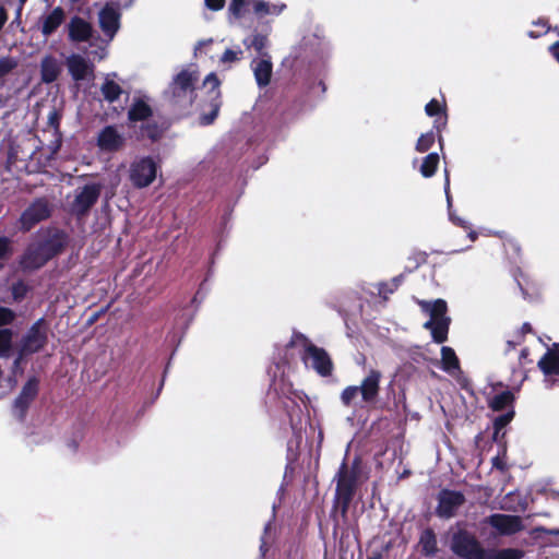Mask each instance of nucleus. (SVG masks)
<instances>
[{
	"label": "nucleus",
	"mask_w": 559,
	"mask_h": 559,
	"mask_svg": "<svg viewBox=\"0 0 559 559\" xmlns=\"http://www.w3.org/2000/svg\"><path fill=\"white\" fill-rule=\"evenodd\" d=\"M12 294L14 299H21L26 294V286L23 283H19L13 286Z\"/></svg>",
	"instance_id": "nucleus-46"
},
{
	"label": "nucleus",
	"mask_w": 559,
	"mask_h": 559,
	"mask_svg": "<svg viewBox=\"0 0 559 559\" xmlns=\"http://www.w3.org/2000/svg\"><path fill=\"white\" fill-rule=\"evenodd\" d=\"M464 496L454 490H442L438 496L437 514L443 519L454 516L455 512L464 503Z\"/></svg>",
	"instance_id": "nucleus-12"
},
{
	"label": "nucleus",
	"mask_w": 559,
	"mask_h": 559,
	"mask_svg": "<svg viewBox=\"0 0 559 559\" xmlns=\"http://www.w3.org/2000/svg\"><path fill=\"white\" fill-rule=\"evenodd\" d=\"M57 252L50 242L32 245L24 253L21 265L26 270H35L43 266Z\"/></svg>",
	"instance_id": "nucleus-9"
},
{
	"label": "nucleus",
	"mask_w": 559,
	"mask_h": 559,
	"mask_svg": "<svg viewBox=\"0 0 559 559\" xmlns=\"http://www.w3.org/2000/svg\"><path fill=\"white\" fill-rule=\"evenodd\" d=\"M449 188H450V180H449L448 173H445L444 191H445V194H447L448 205L450 207L451 206V198H450V193H449Z\"/></svg>",
	"instance_id": "nucleus-50"
},
{
	"label": "nucleus",
	"mask_w": 559,
	"mask_h": 559,
	"mask_svg": "<svg viewBox=\"0 0 559 559\" xmlns=\"http://www.w3.org/2000/svg\"><path fill=\"white\" fill-rule=\"evenodd\" d=\"M530 329L531 328L527 323L523 324L521 332L515 333L512 338L507 341V350L515 348V346L521 343L523 333L530 331Z\"/></svg>",
	"instance_id": "nucleus-41"
},
{
	"label": "nucleus",
	"mask_w": 559,
	"mask_h": 559,
	"mask_svg": "<svg viewBox=\"0 0 559 559\" xmlns=\"http://www.w3.org/2000/svg\"><path fill=\"white\" fill-rule=\"evenodd\" d=\"M535 26H539L542 29L539 32H535V31H528L527 32V35L531 37V38H537L544 34H546L548 31H549V26L547 25V22L545 20H537L536 22L533 23Z\"/></svg>",
	"instance_id": "nucleus-42"
},
{
	"label": "nucleus",
	"mask_w": 559,
	"mask_h": 559,
	"mask_svg": "<svg viewBox=\"0 0 559 559\" xmlns=\"http://www.w3.org/2000/svg\"><path fill=\"white\" fill-rule=\"evenodd\" d=\"M219 80L215 73L205 76L203 88L207 90L206 100L200 106V123L203 126L211 124L218 115L221 108Z\"/></svg>",
	"instance_id": "nucleus-6"
},
{
	"label": "nucleus",
	"mask_w": 559,
	"mask_h": 559,
	"mask_svg": "<svg viewBox=\"0 0 559 559\" xmlns=\"http://www.w3.org/2000/svg\"><path fill=\"white\" fill-rule=\"evenodd\" d=\"M152 115L150 105L142 98H138L131 105L128 117L130 121H142Z\"/></svg>",
	"instance_id": "nucleus-29"
},
{
	"label": "nucleus",
	"mask_w": 559,
	"mask_h": 559,
	"mask_svg": "<svg viewBox=\"0 0 559 559\" xmlns=\"http://www.w3.org/2000/svg\"><path fill=\"white\" fill-rule=\"evenodd\" d=\"M61 71V67L59 61L51 57L47 56L41 60L40 63V74L41 81L44 83H51L57 80Z\"/></svg>",
	"instance_id": "nucleus-25"
},
{
	"label": "nucleus",
	"mask_w": 559,
	"mask_h": 559,
	"mask_svg": "<svg viewBox=\"0 0 559 559\" xmlns=\"http://www.w3.org/2000/svg\"><path fill=\"white\" fill-rule=\"evenodd\" d=\"M449 215H450V219L454 224H456V225H459V226H461L463 228H468V225H467V223L464 219H462L460 217H456L452 212H450Z\"/></svg>",
	"instance_id": "nucleus-48"
},
{
	"label": "nucleus",
	"mask_w": 559,
	"mask_h": 559,
	"mask_svg": "<svg viewBox=\"0 0 559 559\" xmlns=\"http://www.w3.org/2000/svg\"><path fill=\"white\" fill-rule=\"evenodd\" d=\"M20 365V358L15 359L14 361V369H17Z\"/></svg>",
	"instance_id": "nucleus-58"
},
{
	"label": "nucleus",
	"mask_w": 559,
	"mask_h": 559,
	"mask_svg": "<svg viewBox=\"0 0 559 559\" xmlns=\"http://www.w3.org/2000/svg\"><path fill=\"white\" fill-rule=\"evenodd\" d=\"M468 238L472 240V241H475L476 238H477V234L475 231H469L468 234Z\"/></svg>",
	"instance_id": "nucleus-54"
},
{
	"label": "nucleus",
	"mask_w": 559,
	"mask_h": 559,
	"mask_svg": "<svg viewBox=\"0 0 559 559\" xmlns=\"http://www.w3.org/2000/svg\"><path fill=\"white\" fill-rule=\"evenodd\" d=\"M423 312L430 319L424 324V328L431 331L432 337L437 343H443L448 337L450 318L447 316V302L443 299L433 301L417 300Z\"/></svg>",
	"instance_id": "nucleus-4"
},
{
	"label": "nucleus",
	"mask_w": 559,
	"mask_h": 559,
	"mask_svg": "<svg viewBox=\"0 0 559 559\" xmlns=\"http://www.w3.org/2000/svg\"><path fill=\"white\" fill-rule=\"evenodd\" d=\"M26 1H27V0H20L21 5H20V8H19V13L21 12L22 7L24 5V3H25Z\"/></svg>",
	"instance_id": "nucleus-57"
},
{
	"label": "nucleus",
	"mask_w": 559,
	"mask_h": 559,
	"mask_svg": "<svg viewBox=\"0 0 559 559\" xmlns=\"http://www.w3.org/2000/svg\"><path fill=\"white\" fill-rule=\"evenodd\" d=\"M37 394V381L31 379L24 386L21 394L14 402V414L22 418L29 403Z\"/></svg>",
	"instance_id": "nucleus-21"
},
{
	"label": "nucleus",
	"mask_w": 559,
	"mask_h": 559,
	"mask_svg": "<svg viewBox=\"0 0 559 559\" xmlns=\"http://www.w3.org/2000/svg\"><path fill=\"white\" fill-rule=\"evenodd\" d=\"M381 379V371L369 369L359 385H348L342 391V404L352 408L354 413L374 404L379 395Z\"/></svg>",
	"instance_id": "nucleus-1"
},
{
	"label": "nucleus",
	"mask_w": 559,
	"mask_h": 559,
	"mask_svg": "<svg viewBox=\"0 0 559 559\" xmlns=\"http://www.w3.org/2000/svg\"><path fill=\"white\" fill-rule=\"evenodd\" d=\"M403 276H396L392 278L389 283L379 284V294L386 298L388 294H392L401 284Z\"/></svg>",
	"instance_id": "nucleus-36"
},
{
	"label": "nucleus",
	"mask_w": 559,
	"mask_h": 559,
	"mask_svg": "<svg viewBox=\"0 0 559 559\" xmlns=\"http://www.w3.org/2000/svg\"><path fill=\"white\" fill-rule=\"evenodd\" d=\"M438 164V153H430L423 159V163L419 167V171L425 178H429L435 175Z\"/></svg>",
	"instance_id": "nucleus-30"
},
{
	"label": "nucleus",
	"mask_w": 559,
	"mask_h": 559,
	"mask_svg": "<svg viewBox=\"0 0 559 559\" xmlns=\"http://www.w3.org/2000/svg\"><path fill=\"white\" fill-rule=\"evenodd\" d=\"M302 46L306 51H309L313 57L325 58L330 53L329 41L318 34L305 36L302 39Z\"/></svg>",
	"instance_id": "nucleus-22"
},
{
	"label": "nucleus",
	"mask_w": 559,
	"mask_h": 559,
	"mask_svg": "<svg viewBox=\"0 0 559 559\" xmlns=\"http://www.w3.org/2000/svg\"><path fill=\"white\" fill-rule=\"evenodd\" d=\"M55 116H56V112H52V114L50 115V117H49V120H50V122H51V123H53V122H55Z\"/></svg>",
	"instance_id": "nucleus-56"
},
{
	"label": "nucleus",
	"mask_w": 559,
	"mask_h": 559,
	"mask_svg": "<svg viewBox=\"0 0 559 559\" xmlns=\"http://www.w3.org/2000/svg\"><path fill=\"white\" fill-rule=\"evenodd\" d=\"M369 559H380V556H373V557H370Z\"/></svg>",
	"instance_id": "nucleus-60"
},
{
	"label": "nucleus",
	"mask_w": 559,
	"mask_h": 559,
	"mask_svg": "<svg viewBox=\"0 0 559 559\" xmlns=\"http://www.w3.org/2000/svg\"><path fill=\"white\" fill-rule=\"evenodd\" d=\"M441 365L442 369L451 376H456L460 372L459 359L451 347L443 346L441 348Z\"/></svg>",
	"instance_id": "nucleus-28"
},
{
	"label": "nucleus",
	"mask_w": 559,
	"mask_h": 559,
	"mask_svg": "<svg viewBox=\"0 0 559 559\" xmlns=\"http://www.w3.org/2000/svg\"><path fill=\"white\" fill-rule=\"evenodd\" d=\"M242 56L243 51L239 46L235 48H228L223 52L218 62L224 68H230L233 63L240 61Z\"/></svg>",
	"instance_id": "nucleus-31"
},
{
	"label": "nucleus",
	"mask_w": 559,
	"mask_h": 559,
	"mask_svg": "<svg viewBox=\"0 0 559 559\" xmlns=\"http://www.w3.org/2000/svg\"><path fill=\"white\" fill-rule=\"evenodd\" d=\"M270 528H271V524L269 523V524L265 526V530H264L265 534L267 533V531H269Z\"/></svg>",
	"instance_id": "nucleus-59"
},
{
	"label": "nucleus",
	"mask_w": 559,
	"mask_h": 559,
	"mask_svg": "<svg viewBox=\"0 0 559 559\" xmlns=\"http://www.w3.org/2000/svg\"><path fill=\"white\" fill-rule=\"evenodd\" d=\"M443 106L437 99H431L425 107V111L428 116L433 117L443 111Z\"/></svg>",
	"instance_id": "nucleus-40"
},
{
	"label": "nucleus",
	"mask_w": 559,
	"mask_h": 559,
	"mask_svg": "<svg viewBox=\"0 0 559 559\" xmlns=\"http://www.w3.org/2000/svg\"><path fill=\"white\" fill-rule=\"evenodd\" d=\"M243 44L247 47H253L258 52H261L267 45V38L265 35L254 34L252 39H245Z\"/></svg>",
	"instance_id": "nucleus-37"
},
{
	"label": "nucleus",
	"mask_w": 559,
	"mask_h": 559,
	"mask_svg": "<svg viewBox=\"0 0 559 559\" xmlns=\"http://www.w3.org/2000/svg\"><path fill=\"white\" fill-rule=\"evenodd\" d=\"M488 523L503 535H511L522 530V521L515 515L493 514L488 518Z\"/></svg>",
	"instance_id": "nucleus-19"
},
{
	"label": "nucleus",
	"mask_w": 559,
	"mask_h": 559,
	"mask_svg": "<svg viewBox=\"0 0 559 559\" xmlns=\"http://www.w3.org/2000/svg\"><path fill=\"white\" fill-rule=\"evenodd\" d=\"M91 25L80 17H73L69 24V36L72 40L84 41L91 36Z\"/></svg>",
	"instance_id": "nucleus-26"
},
{
	"label": "nucleus",
	"mask_w": 559,
	"mask_h": 559,
	"mask_svg": "<svg viewBox=\"0 0 559 559\" xmlns=\"http://www.w3.org/2000/svg\"><path fill=\"white\" fill-rule=\"evenodd\" d=\"M158 169L157 163L152 157L135 158L129 169L130 181L136 188L148 187L156 179Z\"/></svg>",
	"instance_id": "nucleus-7"
},
{
	"label": "nucleus",
	"mask_w": 559,
	"mask_h": 559,
	"mask_svg": "<svg viewBox=\"0 0 559 559\" xmlns=\"http://www.w3.org/2000/svg\"><path fill=\"white\" fill-rule=\"evenodd\" d=\"M289 346L298 352L307 368H312L321 376L331 373L332 361L328 353L323 348L313 345L305 335L295 333Z\"/></svg>",
	"instance_id": "nucleus-2"
},
{
	"label": "nucleus",
	"mask_w": 559,
	"mask_h": 559,
	"mask_svg": "<svg viewBox=\"0 0 559 559\" xmlns=\"http://www.w3.org/2000/svg\"><path fill=\"white\" fill-rule=\"evenodd\" d=\"M19 64V61L12 57H3L0 59V78H3L8 73H10L13 69H15Z\"/></svg>",
	"instance_id": "nucleus-38"
},
{
	"label": "nucleus",
	"mask_w": 559,
	"mask_h": 559,
	"mask_svg": "<svg viewBox=\"0 0 559 559\" xmlns=\"http://www.w3.org/2000/svg\"><path fill=\"white\" fill-rule=\"evenodd\" d=\"M452 550L465 559H488L487 550L483 549L479 543L468 533L460 531L452 537Z\"/></svg>",
	"instance_id": "nucleus-8"
},
{
	"label": "nucleus",
	"mask_w": 559,
	"mask_h": 559,
	"mask_svg": "<svg viewBox=\"0 0 559 559\" xmlns=\"http://www.w3.org/2000/svg\"><path fill=\"white\" fill-rule=\"evenodd\" d=\"M47 342V328L44 320H38L27 332L23 340L22 350L35 353L44 347Z\"/></svg>",
	"instance_id": "nucleus-17"
},
{
	"label": "nucleus",
	"mask_w": 559,
	"mask_h": 559,
	"mask_svg": "<svg viewBox=\"0 0 559 559\" xmlns=\"http://www.w3.org/2000/svg\"><path fill=\"white\" fill-rule=\"evenodd\" d=\"M120 17L121 13L119 5L114 2L106 3L105 7L99 11V26L105 36L108 37V40H111L118 32L120 27Z\"/></svg>",
	"instance_id": "nucleus-11"
},
{
	"label": "nucleus",
	"mask_w": 559,
	"mask_h": 559,
	"mask_svg": "<svg viewBox=\"0 0 559 559\" xmlns=\"http://www.w3.org/2000/svg\"><path fill=\"white\" fill-rule=\"evenodd\" d=\"M100 193V186L96 183L85 185L75 192L71 204L72 212L78 215L84 214L97 201Z\"/></svg>",
	"instance_id": "nucleus-13"
},
{
	"label": "nucleus",
	"mask_w": 559,
	"mask_h": 559,
	"mask_svg": "<svg viewBox=\"0 0 559 559\" xmlns=\"http://www.w3.org/2000/svg\"><path fill=\"white\" fill-rule=\"evenodd\" d=\"M538 367L544 372L547 381H550L551 384L559 383V344L555 345L539 359Z\"/></svg>",
	"instance_id": "nucleus-18"
},
{
	"label": "nucleus",
	"mask_w": 559,
	"mask_h": 559,
	"mask_svg": "<svg viewBox=\"0 0 559 559\" xmlns=\"http://www.w3.org/2000/svg\"><path fill=\"white\" fill-rule=\"evenodd\" d=\"M356 486V474L342 464L337 474L336 496L346 508L350 502Z\"/></svg>",
	"instance_id": "nucleus-14"
},
{
	"label": "nucleus",
	"mask_w": 559,
	"mask_h": 559,
	"mask_svg": "<svg viewBox=\"0 0 559 559\" xmlns=\"http://www.w3.org/2000/svg\"><path fill=\"white\" fill-rule=\"evenodd\" d=\"M486 557H489L488 559H521L523 557V552L512 548L487 550Z\"/></svg>",
	"instance_id": "nucleus-33"
},
{
	"label": "nucleus",
	"mask_w": 559,
	"mask_h": 559,
	"mask_svg": "<svg viewBox=\"0 0 559 559\" xmlns=\"http://www.w3.org/2000/svg\"><path fill=\"white\" fill-rule=\"evenodd\" d=\"M527 356V350L524 348L521 350L520 359H524Z\"/></svg>",
	"instance_id": "nucleus-55"
},
{
	"label": "nucleus",
	"mask_w": 559,
	"mask_h": 559,
	"mask_svg": "<svg viewBox=\"0 0 559 559\" xmlns=\"http://www.w3.org/2000/svg\"><path fill=\"white\" fill-rule=\"evenodd\" d=\"M115 73L107 74L100 87L104 98L109 103L117 100L122 93V88L119 83L115 81Z\"/></svg>",
	"instance_id": "nucleus-27"
},
{
	"label": "nucleus",
	"mask_w": 559,
	"mask_h": 559,
	"mask_svg": "<svg viewBox=\"0 0 559 559\" xmlns=\"http://www.w3.org/2000/svg\"><path fill=\"white\" fill-rule=\"evenodd\" d=\"M445 123H447L445 118L440 117V118L436 119L435 127L437 129H440L441 127H444Z\"/></svg>",
	"instance_id": "nucleus-52"
},
{
	"label": "nucleus",
	"mask_w": 559,
	"mask_h": 559,
	"mask_svg": "<svg viewBox=\"0 0 559 559\" xmlns=\"http://www.w3.org/2000/svg\"><path fill=\"white\" fill-rule=\"evenodd\" d=\"M251 68L254 74L257 84L260 87L269 85L272 78L273 66L271 59L266 55H262L260 58L253 59Z\"/></svg>",
	"instance_id": "nucleus-20"
},
{
	"label": "nucleus",
	"mask_w": 559,
	"mask_h": 559,
	"mask_svg": "<svg viewBox=\"0 0 559 559\" xmlns=\"http://www.w3.org/2000/svg\"><path fill=\"white\" fill-rule=\"evenodd\" d=\"M64 21V11L57 7L48 14L41 16V33L44 36H49L63 23Z\"/></svg>",
	"instance_id": "nucleus-24"
},
{
	"label": "nucleus",
	"mask_w": 559,
	"mask_h": 559,
	"mask_svg": "<svg viewBox=\"0 0 559 559\" xmlns=\"http://www.w3.org/2000/svg\"><path fill=\"white\" fill-rule=\"evenodd\" d=\"M50 216L48 202L39 199L33 202L20 217V229L22 231L31 230L36 224Z\"/></svg>",
	"instance_id": "nucleus-10"
},
{
	"label": "nucleus",
	"mask_w": 559,
	"mask_h": 559,
	"mask_svg": "<svg viewBox=\"0 0 559 559\" xmlns=\"http://www.w3.org/2000/svg\"><path fill=\"white\" fill-rule=\"evenodd\" d=\"M288 400L292 402L293 406H290L288 403H285V407L290 417L292 426L294 429H296L297 426L301 423L300 415L305 409H307V402L304 395L298 392H294L293 397H288Z\"/></svg>",
	"instance_id": "nucleus-23"
},
{
	"label": "nucleus",
	"mask_w": 559,
	"mask_h": 559,
	"mask_svg": "<svg viewBox=\"0 0 559 559\" xmlns=\"http://www.w3.org/2000/svg\"><path fill=\"white\" fill-rule=\"evenodd\" d=\"M549 50L552 57L559 62V41L551 45Z\"/></svg>",
	"instance_id": "nucleus-49"
},
{
	"label": "nucleus",
	"mask_w": 559,
	"mask_h": 559,
	"mask_svg": "<svg viewBox=\"0 0 559 559\" xmlns=\"http://www.w3.org/2000/svg\"><path fill=\"white\" fill-rule=\"evenodd\" d=\"M13 318L14 314L10 309L0 307V325L10 323Z\"/></svg>",
	"instance_id": "nucleus-44"
},
{
	"label": "nucleus",
	"mask_w": 559,
	"mask_h": 559,
	"mask_svg": "<svg viewBox=\"0 0 559 559\" xmlns=\"http://www.w3.org/2000/svg\"><path fill=\"white\" fill-rule=\"evenodd\" d=\"M435 143V134L433 132H427L419 136L416 142V151L419 153L427 152Z\"/></svg>",
	"instance_id": "nucleus-35"
},
{
	"label": "nucleus",
	"mask_w": 559,
	"mask_h": 559,
	"mask_svg": "<svg viewBox=\"0 0 559 559\" xmlns=\"http://www.w3.org/2000/svg\"><path fill=\"white\" fill-rule=\"evenodd\" d=\"M513 417V412H510L508 414L501 415L495 419V428L496 430L502 429L504 426H507Z\"/></svg>",
	"instance_id": "nucleus-43"
},
{
	"label": "nucleus",
	"mask_w": 559,
	"mask_h": 559,
	"mask_svg": "<svg viewBox=\"0 0 559 559\" xmlns=\"http://www.w3.org/2000/svg\"><path fill=\"white\" fill-rule=\"evenodd\" d=\"M212 43H213L212 39H205V40L199 41L194 48V53L195 55L202 53L203 49L206 48L207 46L212 45Z\"/></svg>",
	"instance_id": "nucleus-47"
},
{
	"label": "nucleus",
	"mask_w": 559,
	"mask_h": 559,
	"mask_svg": "<svg viewBox=\"0 0 559 559\" xmlns=\"http://www.w3.org/2000/svg\"><path fill=\"white\" fill-rule=\"evenodd\" d=\"M198 81L199 73L195 69H183L173 79L166 95L175 106L189 108L195 98Z\"/></svg>",
	"instance_id": "nucleus-3"
},
{
	"label": "nucleus",
	"mask_w": 559,
	"mask_h": 559,
	"mask_svg": "<svg viewBox=\"0 0 559 559\" xmlns=\"http://www.w3.org/2000/svg\"><path fill=\"white\" fill-rule=\"evenodd\" d=\"M8 20V14L3 7H0V31L2 29L3 25L5 24Z\"/></svg>",
	"instance_id": "nucleus-51"
},
{
	"label": "nucleus",
	"mask_w": 559,
	"mask_h": 559,
	"mask_svg": "<svg viewBox=\"0 0 559 559\" xmlns=\"http://www.w3.org/2000/svg\"><path fill=\"white\" fill-rule=\"evenodd\" d=\"M66 64L74 81H91L94 79V64L81 55L73 53L69 56Z\"/></svg>",
	"instance_id": "nucleus-16"
},
{
	"label": "nucleus",
	"mask_w": 559,
	"mask_h": 559,
	"mask_svg": "<svg viewBox=\"0 0 559 559\" xmlns=\"http://www.w3.org/2000/svg\"><path fill=\"white\" fill-rule=\"evenodd\" d=\"M266 546H267V542L264 537H262V542H261V546H260V550L262 552V555L264 556L265 551H266Z\"/></svg>",
	"instance_id": "nucleus-53"
},
{
	"label": "nucleus",
	"mask_w": 559,
	"mask_h": 559,
	"mask_svg": "<svg viewBox=\"0 0 559 559\" xmlns=\"http://www.w3.org/2000/svg\"><path fill=\"white\" fill-rule=\"evenodd\" d=\"M12 334L8 329L0 330V357L5 356L10 349Z\"/></svg>",
	"instance_id": "nucleus-39"
},
{
	"label": "nucleus",
	"mask_w": 559,
	"mask_h": 559,
	"mask_svg": "<svg viewBox=\"0 0 559 559\" xmlns=\"http://www.w3.org/2000/svg\"><path fill=\"white\" fill-rule=\"evenodd\" d=\"M513 401V394L510 391H503L496 394L489 401V405L493 411H502Z\"/></svg>",
	"instance_id": "nucleus-32"
},
{
	"label": "nucleus",
	"mask_w": 559,
	"mask_h": 559,
	"mask_svg": "<svg viewBox=\"0 0 559 559\" xmlns=\"http://www.w3.org/2000/svg\"><path fill=\"white\" fill-rule=\"evenodd\" d=\"M204 4L209 10L218 11L225 5V0H204Z\"/></svg>",
	"instance_id": "nucleus-45"
},
{
	"label": "nucleus",
	"mask_w": 559,
	"mask_h": 559,
	"mask_svg": "<svg viewBox=\"0 0 559 559\" xmlns=\"http://www.w3.org/2000/svg\"><path fill=\"white\" fill-rule=\"evenodd\" d=\"M246 5L252 7V12L258 19L275 17L283 13L286 4L266 0H230L228 13L234 19H240Z\"/></svg>",
	"instance_id": "nucleus-5"
},
{
	"label": "nucleus",
	"mask_w": 559,
	"mask_h": 559,
	"mask_svg": "<svg viewBox=\"0 0 559 559\" xmlns=\"http://www.w3.org/2000/svg\"><path fill=\"white\" fill-rule=\"evenodd\" d=\"M124 135L115 126L103 128L97 135V146L103 152H117L124 145Z\"/></svg>",
	"instance_id": "nucleus-15"
},
{
	"label": "nucleus",
	"mask_w": 559,
	"mask_h": 559,
	"mask_svg": "<svg viewBox=\"0 0 559 559\" xmlns=\"http://www.w3.org/2000/svg\"><path fill=\"white\" fill-rule=\"evenodd\" d=\"M420 545L426 555H432L436 551V537L431 531H425L421 534Z\"/></svg>",
	"instance_id": "nucleus-34"
}]
</instances>
